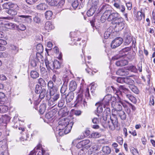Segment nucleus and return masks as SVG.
I'll use <instances>...</instances> for the list:
<instances>
[{"label": "nucleus", "instance_id": "1", "mask_svg": "<svg viewBox=\"0 0 155 155\" xmlns=\"http://www.w3.org/2000/svg\"><path fill=\"white\" fill-rule=\"evenodd\" d=\"M70 121L69 119L67 118H61L59 121L58 125L56 129L59 136H62L70 132L73 123L72 121L69 122Z\"/></svg>", "mask_w": 155, "mask_h": 155}, {"label": "nucleus", "instance_id": "2", "mask_svg": "<svg viewBox=\"0 0 155 155\" xmlns=\"http://www.w3.org/2000/svg\"><path fill=\"white\" fill-rule=\"evenodd\" d=\"M110 121L104 120L102 122V125L105 128H109L110 130H114L116 127H118V121L116 115L112 113L110 117Z\"/></svg>", "mask_w": 155, "mask_h": 155}, {"label": "nucleus", "instance_id": "3", "mask_svg": "<svg viewBox=\"0 0 155 155\" xmlns=\"http://www.w3.org/2000/svg\"><path fill=\"white\" fill-rule=\"evenodd\" d=\"M114 24L115 25L114 28V30L116 32L122 30L125 26V24L122 18L119 19Z\"/></svg>", "mask_w": 155, "mask_h": 155}, {"label": "nucleus", "instance_id": "4", "mask_svg": "<svg viewBox=\"0 0 155 155\" xmlns=\"http://www.w3.org/2000/svg\"><path fill=\"white\" fill-rule=\"evenodd\" d=\"M50 96L51 97L48 100V105L50 106H52L51 107H52L55 105V102L59 98L60 94H56Z\"/></svg>", "mask_w": 155, "mask_h": 155}, {"label": "nucleus", "instance_id": "5", "mask_svg": "<svg viewBox=\"0 0 155 155\" xmlns=\"http://www.w3.org/2000/svg\"><path fill=\"white\" fill-rule=\"evenodd\" d=\"M114 6L118 10L122 12H124L125 9V7L124 5H121L120 0H114Z\"/></svg>", "mask_w": 155, "mask_h": 155}, {"label": "nucleus", "instance_id": "6", "mask_svg": "<svg viewBox=\"0 0 155 155\" xmlns=\"http://www.w3.org/2000/svg\"><path fill=\"white\" fill-rule=\"evenodd\" d=\"M112 96L110 94L106 95L104 98L101 104L104 108L110 106V101L111 100Z\"/></svg>", "mask_w": 155, "mask_h": 155}, {"label": "nucleus", "instance_id": "7", "mask_svg": "<svg viewBox=\"0 0 155 155\" xmlns=\"http://www.w3.org/2000/svg\"><path fill=\"white\" fill-rule=\"evenodd\" d=\"M123 41V39L120 37L117 38L112 41L111 47L112 48H115L119 46Z\"/></svg>", "mask_w": 155, "mask_h": 155}, {"label": "nucleus", "instance_id": "8", "mask_svg": "<svg viewBox=\"0 0 155 155\" xmlns=\"http://www.w3.org/2000/svg\"><path fill=\"white\" fill-rule=\"evenodd\" d=\"M125 104V103L122 101H120L118 102H115V103H112L111 105L115 110L118 111L122 110V106L123 107V105Z\"/></svg>", "mask_w": 155, "mask_h": 155}, {"label": "nucleus", "instance_id": "9", "mask_svg": "<svg viewBox=\"0 0 155 155\" xmlns=\"http://www.w3.org/2000/svg\"><path fill=\"white\" fill-rule=\"evenodd\" d=\"M119 14L117 12H112L109 16V18H108V21H113L114 23L118 20L121 18L119 17Z\"/></svg>", "mask_w": 155, "mask_h": 155}, {"label": "nucleus", "instance_id": "10", "mask_svg": "<svg viewBox=\"0 0 155 155\" xmlns=\"http://www.w3.org/2000/svg\"><path fill=\"white\" fill-rule=\"evenodd\" d=\"M125 42L124 44L125 45H128L131 42L132 40V38L131 34L129 32H125L124 35Z\"/></svg>", "mask_w": 155, "mask_h": 155}, {"label": "nucleus", "instance_id": "11", "mask_svg": "<svg viewBox=\"0 0 155 155\" xmlns=\"http://www.w3.org/2000/svg\"><path fill=\"white\" fill-rule=\"evenodd\" d=\"M105 109L102 114L103 120L105 121L107 120L108 117L111 116L110 115V110L109 107H105Z\"/></svg>", "mask_w": 155, "mask_h": 155}, {"label": "nucleus", "instance_id": "12", "mask_svg": "<svg viewBox=\"0 0 155 155\" xmlns=\"http://www.w3.org/2000/svg\"><path fill=\"white\" fill-rule=\"evenodd\" d=\"M45 62L46 67L48 70H52L54 69V61L52 60L47 58L45 60Z\"/></svg>", "mask_w": 155, "mask_h": 155}, {"label": "nucleus", "instance_id": "13", "mask_svg": "<svg viewBox=\"0 0 155 155\" xmlns=\"http://www.w3.org/2000/svg\"><path fill=\"white\" fill-rule=\"evenodd\" d=\"M83 100V94H78L77 99L74 102V107H77L81 105V103Z\"/></svg>", "mask_w": 155, "mask_h": 155}, {"label": "nucleus", "instance_id": "14", "mask_svg": "<svg viewBox=\"0 0 155 155\" xmlns=\"http://www.w3.org/2000/svg\"><path fill=\"white\" fill-rule=\"evenodd\" d=\"M48 7V5L45 3H41L36 6V9L40 11H44Z\"/></svg>", "mask_w": 155, "mask_h": 155}, {"label": "nucleus", "instance_id": "15", "mask_svg": "<svg viewBox=\"0 0 155 155\" xmlns=\"http://www.w3.org/2000/svg\"><path fill=\"white\" fill-rule=\"evenodd\" d=\"M0 145H1L0 150L2 151L1 152H3L4 153V154L5 153L8 154V147L7 144L5 142H0Z\"/></svg>", "mask_w": 155, "mask_h": 155}, {"label": "nucleus", "instance_id": "16", "mask_svg": "<svg viewBox=\"0 0 155 155\" xmlns=\"http://www.w3.org/2000/svg\"><path fill=\"white\" fill-rule=\"evenodd\" d=\"M117 75L120 76H126L129 74L128 70L123 68L119 69L116 72Z\"/></svg>", "mask_w": 155, "mask_h": 155}, {"label": "nucleus", "instance_id": "17", "mask_svg": "<svg viewBox=\"0 0 155 155\" xmlns=\"http://www.w3.org/2000/svg\"><path fill=\"white\" fill-rule=\"evenodd\" d=\"M128 64V61L125 59H122L116 61L115 64L117 66L122 67Z\"/></svg>", "mask_w": 155, "mask_h": 155}, {"label": "nucleus", "instance_id": "18", "mask_svg": "<svg viewBox=\"0 0 155 155\" xmlns=\"http://www.w3.org/2000/svg\"><path fill=\"white\" fill-rule=\"evenodd\" d=\"M77 85L75 81H72L69 83V90L71 92L75 90L77 87Z\"/></svg>", "mask_w": 155, "mask_h": 155}, {"label": "nucleus", "instance_id": "19", "mask_svg": "<svg viewBox=\"0 0 155 155\" xmlns=\"http://www.w3.org/2000/svg\"><path fill=\"white\" fill-rule=\"evenodd\" d=\"M45 28L48 31L54 28V26L52 25L51 22L49 21H47L45 24Z\"/></svg>", "mask_w": 155, "mask_h": 155}, {"label": "nucleus", "instance_id": "20", "mask_svg": "<svg viewBox=\"0 0 155 155\" xmlns=\"http://www.w3.org/2000/svg\"><path fill=\"white\" fill-rule=\"evenodd\" d=\"M74 97V93L72 92H71L66 96V101L67 103H70L73 99Z\"/></svg>", "mask_w": 155, "mask_h": 155}, {"label": "nucleus", "instance_id": "21", "mask_svg": "<svg viewBox=\"0 0 155 155\" xmlns=\"http://www.w3.org/2000/svg\"><path fill=\"white\" fill-rule=\"evenodd\" d=\"M117 115L122 120H124L126 118L127 115L126 113L124 111L121 110L117 111Z\"/></svg>", "mask_w": 155, "mask_h": 155}, {"label": "nucleus", "instance_id": "22", "mask_svg": "<svg viewBox=\"0 0 155 155\" xmlns=\"http://www.w3.org/2000/svg\"><path fill=\"white\" fill-rule=\"evenodd\" d=\"M69 111L66 107H64L60 109L59 113H60L63 116H65L68 115Z\"/></svg>", "mask_w": 155, "mask_h": 155}, {"label": "nucleus", "instance_id": "23", "mask_svg": "<svg viewBox=\"0 0 155 155\" xmlns=\"http://www.w3.org/2000/svg\"><path fill=\"white\" fill-rule=\"evenodd\" d=\"M112 12V11L111 10H106L103 13V15L102 16V18L104 19H107L108 21V18Z\"/></svg>", "mask_w": 155, "mask_h": 155}, {"label": "nucleus", "instance_id": "24", "mask_svg": "<svg viewBox=\"0 0 155 155\" xmlns=\"http://www.w3.org/2000/svg\"><path fill=\"white\" fill-rule=\"evenodd\" d=\"M125 96L133 103H136L137 100L136 98L130 93L126 94Z\"/></svg>", "mask_w": 155, "mask_h": 155}, {"label": "nucleus", "instance_id": "25", "mask_svg": "<svg viewBox=\"0 0 155 155\" xmlns=\"http://www.w3.org/2000/svg\"><path fill=\"white\" fill-rule=\"evenodd\" d=\"M20 16L21 15L18 16L14 17H6V18L9 20H14L16 22H19L21 21V17Z\"/></svg>", "mask_w": 155, "mask_h": 155}, {"label": "nucleus", "instance_id": "26", "mask_svg": "<svg viewBox=\"0 0 155 155\" xmlns=\"http://www.w3.org/2000/svg\"><path fill=\"white\" fill-rule=\"evenodd\" d=\"M81 142L82 145L86 149H87L90 147V146L88 145L90 142V141L89 140H83L81 141Z\"/></svg>", "mask_w": 155, "mask_h": 155}, {"label": "nucleus", "instance_id": "27", "mask_svg": "<svg viewBox=\"0 0 155 155\" xmlns=\"http://www.w3.org/2000/svg\"><path fill=\"white\" fill-rule=\"evenodd\" d=\"M119 90L120 91L124 92L125 94V95L127 93H130V91L128 89L126 88L124 85H120L119 86Z\"/></svg>", "mask_w": 155, "mask_h": 155}, {"label": "nucleus", "instance_id": "28", "mask_svg": "<svg viewBox=\"0 0 155 155\" xmlns=\"http://www.w3.org/2000/svg\"><path fill=\"white\" fill-rule=\"evenodd\" d=\"M119 90L120 91L124 92L125 94V95L127 93H130V91L128 89L126 88L124 85H120L119 86Z\"/></svg>", "mask_w": 155, "mask_h": 155}, {"label": "nucleus", "instance_id": "29", "mask_svg": "<svg viewBox=\"0 0 155 155\" xmlns=\"http://www.w3.org/2000/svg\"><path fill=\"white\" fill-rule=\"evenodd\" d=\"M30 62L31 65L33 67H36L39 62L34 57L31 58Z\"/></svg>", "mask_w": 155, "mask_h": 155}, {"label": "nucleus", "instance_id": "30", "mask_svg": "<svg viewBox=\"0 0 155 155\" xmlns=\"http://www.w3.org/2000/svg\"><path fill=\"white\" fill-rule=\"evenodd\" d=\"M55 110H53L49 111L45 114V117L48 119H50L52 118L54 116V112Z\"/></svg>", "mask_w": 155, "mask_h": 155}, {"label": "nucleus", "instance_id": "31", "mask_svg": "<svg viewBox=\"0 0 155 155\" xmlns=\"http://www.w3.org/2000/svg\"><path fill=\"white\" fill-rule=\"evenodd\" d=\"M39 94H40L39 95L40 98L41 99H42L44 98L46 95L47 96V91L46 89L43 88L42 89Z\"/></svg>", "mask_w": 155, "mask_h": 155}, {"label": "nucleus", "instance_id": "32", "mask_svg": "<svg viewBox=\"0 0 155 155\" xmlns=\"http://www.w3.org/2000/svg\"><path fill=\"white\" fill-rule=\"evenodd\" d=\"M41 53H37L36 56L33 57L38 62L41 60L42 61L43 59V56L41 54Z\"/></svg>", "mask_w": 155, "mask_h": 155}, {"label": "nucleus", "instance_id": "33", "mask_svg": "<svg viewBox=\"0 0 155 155\" xmlns=\"http://www.w3.org/2000/svg\"><path fill=\"white\" fill-rule=\"evenodd\" d=\"M46 108V105L45 104H43L39 107V112L41 114H43L45 112Z\"/></svg>", "mask_w": 155, "mask_h": 155}, {"label": "nucleus", "instance_id": "34", "mask_svg": "<svg viewBox=\"0 0 155 155\" xmlns=\"http://www.w3.org/2000/svg\"><path fill=\"white\" fill-rule=\"evenodd\" d=\"M134 81L128 77L125 78L124 83L129 84L130 85H132L134 83Z\"/></svg>", "mask_w": 155, "mask_h": 155}, {"label": "nucleus", "instance_id": "35", "mask_svg": "<svg viewBox=\"0 0 155 155\" xmlns=\"http://www.w3.org/2000/svg\"><path fill=\"white\" fill-rule=\"evenodd\" d=\"M102 150L103 152L105 154H109L111 152L110 148L107 146H104L103 147Z\"/></svg>", "mask_w": 155, "mask_h": 155}, {"label": "nucleus", "instance_id": "36", "mask_svg": "<svg viewBox=\"0 0 155 155\" xmlns=\"http://www.w3.org/2000/svg\"><path fill=\"white\" fill-rule=\"evenodd\" d=\"M130 89L133 92L136 94H138L139 93V90L138 88L136 86L134 85H131L129 86Z\"/></svg>", "mask_w": 155, "mask_h": 155}, {"label": "nucleus", "instance_id": "37", "mask_svg": "<svg viewBox=\"0 0 155 155\" xmlns=\"http://www.w3.org/2000/svg\"><path fill=\"white\" fill-rule=\"evenodd\" d=\"M46 2L48 4L51 6H54L57 5L58 0H46Z\"/></svg>", "mask_w": 155, "mask_h": 155}, {"label": "nucleus", "instance_id": "38", "mask_svg": "<svg viewBox=\"0 0 155 155\" xmlns=\"http://www.w3.org/2000/svg\"><path fill=\"white\" fill-rule=\"evenodd\" d=\"M53 13L52 11H48L45 13V15L46 18L47 20H50L51 18L52 15Z\"/></svg>", "mask_w": 155, "mask_h": 155}, {"label": "nucleus", "instance_id": "39", "mask_svg": "<svg viewBox=\"0 0 155 155\" xmlns=\"http://www.w3.org/2000/svg\"><path fill=\"white\" fill-rule=\"evenodd\" d=\"M20 16L21 17V18H25V21L28 23H30L32 21V19L31 18V16L25 15H21Z\"/></svg>", "mask_w": 155, "mask_h": 155}, {"label": "nucleus", "instance_id": "40", "mask_svg": "<svg viewBox=\"0 0 155 155\" xmlns=\"http://www.w3.org/2000/svg\"><path fill=\"white\" fill-rule=\"evenodd\" d=\"M31 77L34 79L36 78L39 76L38 73L36 71H32L30 73Z\"/></svg>", "mask_w": 155, "mask_h": 155}, {"label": "nucleus", "instance_id": "41", "mask_svg": "<svg viewBox=\"0 0 155 155\" xmlns=\"http://www.w3.org/2000/svg\"><path fill=\"white\" fill-rule=\"evenodd\" d=\"M81 39L79 38H72L71 39V40L73 41V43H71L72 45H77L78 43L79 45H81V43H79V42L81 40Z\"/></svg>", "mask_w": 155, "mask_h": 155}, {"label": "nucleus", "instance_id": "42", "mask_svg": "<svg viewBox=\"0 0 155 155\" xmlns=\"http://www.w3.org/2000/svg\"><path fill=\"white\" fill-rule=\"evenodd\" d=\"M36 49L37 51V53H42L43 51V46L40 44H39L37 45Z\"/></svg>", "mask_w": 155, "mask_h": 155}, {"label": "nucleus", "instance_id": "43", "mask_svg": "<svg viewBox=\"0 0 155 155\" xmlns=\"http://www.w3.org/2000/svg\"><path fill=\"white\" fill-rule=\"evenodd\" d=\"M96 10L93 8H91L87 12V14L88 16H92Z\"/></svg>", "mask_w": 155, "mask_h": 155}, {"label": "nucleus", "instance_id": "44", "mask_svg": "<svg viewBox=\"0 0 155 155\" xmlns=\"http://www.w3.org/2000/svg\"><path fill=\"white\" fill-rule=\"evenodd\" d=\"M7 106L0 104V113H4L7 111Z\"/></svg>", "mask_w": 155, "mask_h": 155}, {"label": "nucleus", "instance_id": "45", "mask_svg": "<svg viewBox=\"0 0 155 155\" xmlns=\"http://www.w3.org/2000/svg\"><path fill=\"white\" fill-rule=\"evenodd\" d=\"M144 14L142 13L140 11L138 12L137 16V18L138 20L140 21L143 18H144Z\"/></svg>", "mask_w": 155, "mask_h": 155}, {"label": "nucleus", "instance_id": "46", "mask_svg": "<svg viewBox=\"0 0 155 155\" xmlns=\"http://www.w3.org/2000/svg\"><path fill=\"white\" fill-rule=\"evenodd\" d=\"M45 151L42 150L41 152H39L38 153L35 152L34 151H31L29 155H43L45 153Z\"/></svg>", "mask_w": 155, "mask_h": 155}, {"label": "nucleus", "instance_id": "47", "mask_svg": "<svg viewBox=\"0 0 155 155\" xmlns=\"http://www.w3.org/2000/svg\"><path fill=\"white\" fill-rule=\"evenodd\" d=\"M18 7V6L16 4H14L11 2H9V9H16L17 10Z\"/></svg>", "mask_w": 155, "mask_h": 155}, {"label": "nucleus", "instance_id": "48", "mask_svg": "<svg viewBox=\"0 0 155 155\" xmlns=\"http://www.w3.org/2000/svg\"><path fill=\"white\" fill-rule=\"evenodd\" d=\"M50 91L49 93L50 94V95L52 96L57 94L56 92L58 91V88L56 87H55L52 88L51 89H50Z\"/></svg>", "mask_w": 155, "mask_h": 155}, {"label": "nucleus", "instance_id": "49", "mask_svg": "<svg viewBox=\"0 0 155 155\" xmlns=\"http://www.w3.org/2000/svg\"><path fill=\"white\" fill-rule=\"evenodd\" d=\"M54 69L59 68L61 66V64L58 60H54Z\"/></svg>", "mask_w": 155, "mask_h": 155}, {"label": "nucleus", "instance_id": "50", "mask_svg": "<svg viewBox=\"0 0 155 155\" xmlns=\"http://www.w3.org/2000/svg\"><path fill=\"white\" fill-rule=\"evenodd\" d=\"M67 89V85L65 84H64L61 87V89L60 91L61 94L65 93Z\"/></svg>", "mask_w": 155, "mask_h": 155}, {"label": "nucleus", "instance_id": "51", "mask_svg": "<svg viewBox=\"0 0 155 155\" xmlns=\"http://www.w3.org/2000/svg\"><path fill=\"white\" fill-rule=\"evenodd\" d=\"M127 68L128 70L134 72L136 73L137 71V69L136 68V67L133 65H131L128 66Z\"/></svg>", "mask_w": 155, "mask_h": 155}, {"label": "nucleus", "instance_id": "52", "mask_svg": "<svg viewBox=\"0 0 155 155\" xmlns=\"http://www.w3.org/2000/svg\"><path fill=\"white\" fill-rule=\"evenodd\" d=\"M16 27L18 29L21 31H24L26 29L25 26L22 24H20L18 25H16Z\"/></svg>", "mask_w": 155, "mask_h": 155}, {"label": "nucleus", "instance_id": "53", "mask_svg": "<svg viewBox=\"0 0 155 155\" xmlns=\"http://www.w3.org/2000/svg\"><path fill=\"white\" fill-rule=\"evenodd\" d=\"M16 9H9L7 13L12 16L15 15L17 14Z\"/></svg>", "mask_w": 155, "mask_h": 155}, {"label": "nucleus", "instance_id": "54", "mask_svg": "<svg viewBox=\"0 0 155 155\" xmlns=\"http://www.w3.org/2000/svg\"><path fill=\"white\" fill-rule=\"evenodd\" d=\"M38 83L40 84L43 87H45L46 86V83L45 81L42 78H40L38 80Z\"/></svg>", "mask_w": 155, "mask_h": 155}, {"label": "nucleus", "instance_id": "55", "mask_svg": "<svg viewBox=\"0 0 155 155\" xmlns=\"http://www.w3.org/2000/svg\"><path fill=\"white\" fill-rule=\"evenodd\" d=\"M15 25L12 23H7L6 24V27L10 29H14L15 27Z\"/></svg>", "mask_w": 155, "mask_h": 155}, {"label": "nucleus", "instance_id": "56", "mask_svg": "<svg viewBox=\"0 0 155 155\" xmlns=\"http://www.w3.org/2000/svg\"><path fill=\"white\" fill-rule=\"evenodd\" d=\"M91 137L94 138H99L101 136V134L97 132L92 133L91 135Z\"/></svg>", "mask_w": 155, "mask_h": 155}, {"label": "nucleus", "instance_id": "57", "mask_svg": "<svg viewBox=\"0 0 155 155\" xmlns=\"http://www.w3.org/2000/svg\"><path fill=\"white\" fill-rule=\"evenodd\" d=\"M155 97L153 96H150V98L149 105L150 106H153L154 104Z\"/></svg>", "mask_w": 155, "mask_h": 155}, {"label": "nucleus", "instance_id": "58", "mask_svg": "<svg viewBox=\"0 0 155 155\" xmlns=\"http://www.w3.org/2000/svg\"><path fill=\"white\" fill-rule=\"evenodd\" d=\"M99 2L98 1H94L93 2V5L91 8H93L94 9L96 10L98 8L97 5H98Z\"/></svg>", "mask_w": 155, "mask_h": 155}, {"label": "nucleus", "instance_id": "59", "mask_svg": "<svg viewBox=\"0 0 155 155\" xmlns=\"http://www.w3.org/2000/svg\"><path fill=\"white\" fill-rule=\"evenodd\" d=\"M64 99H61L58 102V106L59 107H62L64 104Z\"/></svg>", "mask_w": 155, "mask_h": 155}, {"label": "nucleus", "instance_id": "60", "mask_svg": "<svg viewBox=\"0 0 155 155\" xmlns=\"http://www.w3.org/2000/svg\"><path fill=\"white\" fill-rule=\"evenodd\" d=\"M125 78L118 77L117 78V81L120 83H124Z\"/></svg>", "mask_w": 155, "mask_h": 155}, {"label": "nucleus", "instance_id": "61", "mask_svg": "<svg viewBox=\"0 0 155 155\" xmlns=\"http://www.w3.org/2000/svg\"><path fill=\"white\" fill-rule=\"evenodd\" d=\"M42 89L41 86L37 85L36 87L35 92L36 93L39 94Z\"/></svg>", "mask_w": 155, "mask_h": 155}, {"label": "nucleus", "instance_id": "62", "mask_svg": "<svg viewBox=\"0 0 155 155\" xmlns=\"http://www.w3.org/2000/svg\"><path fill=\"white\" fill-rule=\"evenodd\" d=\"M123 107L125 108V110L127 113L128 114H130L131 112L130 108V106L129 107H128L125 104L123 105Z\"/></svg>", "mask_w": 155, "mask_h": 155}, {"label": "nucleus", "instance_id": "63", "mask_svg": "<svg viewBox=\"0 0 155 155\" xmlns=\"http://www.w3.org/2000/svg\"><path fill=\"white\" fill-rule=\"evenodd\" d=\"M65 3V0H61L58 4H57V6L58 7H60L61 8L62 6Z\"/></svg>", "mask_w": 155, "mask_h": 155}, {"label": "nucleus", "instance_id": "64", "mask_svg": "<svg viewBox=\"0 0 155 155\" xmlns=\"http://www.w3.org/2000/svg\"><path fill=\"white\" fill-rule=\"evenodd\" d=\"M117 141L120 144L122 145L123 143V139L120 136L118 137H117Z\"/></svg>", "mask_w": 155, "mask_h": 155}]
</instances>
